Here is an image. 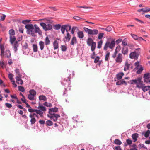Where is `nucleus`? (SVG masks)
<instances>
[{"label":"nucleus","mask_w":150,"mask_h":150,"mask_svg":"<svg viewBox=\"0 0 150 150\" xmlns=\"http://www.w3.org/2000/svg\"><path fill=\"white\" fill-rule=\"evenodd\" d=\"M68 74H69V76L67 77V79L66 78L63 79L61 81V84L64 86H65L66 84L68 85V87L67 88H65V91L64 92L63 94L64 95L66 93V91L67 90H70V87L71 86H70V79L71 78L73 77L74 76L73 72L72 71H68Z\"/></svg>","instance_id":"f257e3e1"},{"label":"nucleus","mask_w":150,"mask_h":150,"mask_svg":"<svg viewBox=\"0 0 150 150\" xmlns=\"http://www.w3.org/2000/svg\"><path fill=\"white\" fill-rule=\"evenodd\" d=\"M37 33H38L40 35L42 34L41 31L39 27L36 24H35L34 27H33L27 34L31 35L33 36H35Z\"/></svg>","instance_id":"f03ea898"},{"label":"nucleus","mask_w":150,"mask_h":150,"mask_svg":"<svg viewBox=\"0 0 150 150\" xmlns=\"http://www.w3.org/2000/svg\"><path fill=\"white\" fill-rule=\"evenodd\" d=\"M140 49L137 48L133 52H131L129 54V57L131 59H137L140 53Z\"/></svg>","instance_id":"7ed1b4c3"},{"label":"nucleus","mask_w":150,"mask_h":150,"mask_svg":"<svg viewBox=\"0 0 150 150\" xmlns=\"http://www.w3.org/2000/svg\"><path fill=\"white\" fill-rule=\"evenodd\" d=\"M16 40V38L13 36L10 37V41L11 44H13L14 43L13 48L15 52H16L18 50L17 47L18 46V42Z\"/></svg>","instance_id":"20e7f679"},{"label":"nucleus","mask_w":150,"mask_h":150,"mask_svg":"<svg viewBox=\"0 0 150 150\" xmlns=\"http://www.w3.org/2000/svg\"><path fill=\"white\" fill-rule=\"evenodd\" d=\"M115 45V42L114 40H112L110 42L109 41H107L103 48L104 50H106L108 48H109L110 49H112L114 47Z\"/></svg>","instance_id":"39448f33"},{"label":"nucleus","mask_w":150,"mask_h":150,"mask_svg":"<svg viewBox=\"0 0 150 150\" xmlns=\"http://www.w3.org/2000/svg\"><path fill=\"white\" fill-rule=\"evenodd\" d=\"M21 45L22 46V50L23 52V54L27 55L29 52L30 50L28 48V46L27 43L26 42H23L21 43Z\"/></svg>","instance_id":"423d86ee"},{"label":"nucleus","mask_w":150,"mask_h":150,"mask_svg":"<svg viewBox=\"0 0 150 150\" xmlns=\"http://www.w3.org/2000/svg\"><path fill=\"white\" fill-rule=\"evenodd\" d=\"M40 25L42 26L45 31H47L52 29V25L50 24H46L45 23L42 22L40 24Z\"/></svg>","instance_id":"0eeeda50"},{"label":"nucleus","mask_w":150,"mask_h":150,"mask_svg":"<svg viewBox=\"0 0 150 150\" xmlns=\"http://www.w3.org/2000/svg\"><path fill=\"white\" fill-rule=\"evenodd\" d=\"M67 28H68V29L69 30H70L71 28V26L67 24L63 25L61 26V32L63 34H64L65 31H66L67 32H68V31L67 30Z\"/></svg>","instance_id":"6e6552de"},{"label":"nucleus","mask_w":150,"mask_h":150,"mask_svg":"<svg viewBox=\"0 0 150 150\" xmlns=\"http://www.w3.org/2000/svg\"><path fill=\"white\" fill-rule=\"evenodd\" d=\"M115 61L117 63H121L123 60V56L121 53H119L115 58Z\"/></svg>","instance_id":"1a4fd4ad"},{"label":"nucleus","mask_w":150,"mask_h":150,"mask_svg":"<svg viewBox=\"0 0 150 150\" xmlns=\"http://www.w3.org/2000/svg\"><path fill=\"white\" fill-rule=\"evenodd\" d=\"M144 78L145 82H149L150 80V73H146L144 74Z\"/></svg>","instance_id":"9d476101"},{"label":"nucleus","mask_w":150,"mask_h":150,"mask_svg":"<svg viewBox=\"0 0 150 150\" xmlns=\"http://www.w3.org/2000/svg\"><path fill=\"white\" fill-rule=\"evenodd\" d=\"M58 108L57 107H54L49 109V113L50 114L52 115L54 112H56L58 111Z\"/></svg>","instance_id":"9b49d317"},{"label":"nucleus","mask_w":150,"mask_h":150,"mask_svg":"<svg viewBox=\"0 0 150 150\" xmlns=\"http://www.w3.org/2000/svg\"><path fill=\"white\" fill-rule=\"evenodd\" d=\"M120 47L119 46H118L116 47L115 50V52L114 53L112 56V57L113 58H115L116 57L117 54L120 50Z\"/></svg>","instance_id":"f8f14e48"},{"label":"nucleus","mask_w":150,"mask_h":150,"mask_svg":"<svg viewBox=\"0 0 150 150\" xmlns=\"http://www.w3.org/2000/svg\"><path fill=\"white\" fill-rule=\"evenodd\" d=\"M33 27H34V25H33L32 24H26L25 26V27L27 29V33L31 29H32V28Z\"/></svg>","instance_id":"ddd939ff"},{"label":"nucleus","mask_w":150,"mask_h":150,"mask_svg":"<svg viewBox=\"0 0 150 150\" xmlns=\"http://www.w3.org/2000/svg\"><path fill=\"white\" fill-rule=\"evenodd\" d=\"M67 35L65 36L63 39V40L64 42H69L71 39V35L68 32H67Z\"/></svg>","instance_id":"4468645a"},{"label":"nucleus","mask_w":150,"mask_h":150,"mask_svg":"<svg viewBox=\"0 0 150 150\" xmlns=\"http://www.w3.org/2000/svg\"><path fill=\"white\" fill-rule=\"evenodd\" d=\"M98 31L97 29H90L89 35H96L98 33Z\"/></svg>","instance_id":"2eb2a0df"},{"label":"nucleus","mask_w":150,"mask_h":150,"mask_svg":"<svg viewBox=\"0 0 150 150\" xmlns=\"http://www.w3.org/2000/svg\"><path fill=\"white\" fill-rule=\"evenodd\" d=\"M116 84L117 85H119L123 84H124L125 85H127V82L123 79L120 80L116 82Z\"/></svg>","instance_id":"dca6fc26"},{"label":"nucleus","mask_w":150,"mask_h":150,"mask_svg":"<svg viewBox=\"0 0 150 150\" xmlns=\"http://www.w3.org/2000/svg\"><path fill=\"white\" fill-rule=\"evenodd\" d=\"M144 85L142 82L141 79L140 78L136 85V87L139 88H142Z\"/></svg>","instance_id":"f3484780"},{"label":"nucleus","mask_w":150,"mask_h":150,"mask_svg":"<svg viewBox=\"0 0 150 150\" xmlns=\"http://www.w3.org/2000/svg\"><path fill=\"white\" fill-rule=\"evenodd\" d=\"M140 78H138L136 79L131 80H130L129 83L131 84H135L137 85L138 82H139V81L140 79Z\"/></svg>","instance_id":"a211bd4d"},{"label":"nucleus","mask_w":150,"mask_h":150,"mask_svg":"<svg viewBox=\"0 0 150 150\" xmlns=\"http://www.w3.org/2000/svg\"><path fill=\"white\" fill-rule=\"evenodd\" d=\"M122 52L124 55L127 54L128 52V48L125 47H123L122 50Z\"/></svg>","instance_id":"6ab92c4d"},{"label":"nucleus","mask_w":150,"mask_h":150,"mask_svg":"<svg viewBox=\"0 0 150 150\" xmlns=\"http://www.w3.org/2000/svg\"><path fill=\"white\" fill-rule=\"evenodd\" d=\"M139 134L137 133H135L133 134L132 135V137L134 140V142H135L137 140V138L139 137Z\"/></svg>","instance_id":"aec40b11"},{"label":"nucleus","mask_w":150,"mask_h":150,"mask_svg":"<svg viewBox=\"0 0 150 150\" xmlns=\"http://www.w3.org/2000/svg\"><path fill=\"white\" fill-rule=\"evenodd\" d=\"M39 106L38 107V108L41 111H45L46 110V108L43 106L42 105H41L40 103H39Z\"/></svg>","instance_id":"412c9836"},{"label":"nucleus","mask_w":150,"mask_h":150,"mask_svg":"<svg viewBox=\"0 0 150 150\" xmlns=\"http://www.w3.org/2000/svg\"><path fill=\"white\" fill-rule=\"evenodd\" d=\"M124 75L123 73L121 72L118 73L116 75L117 78L119 80L121 79L122 77Z\"/></svg>","instance_id":"4be33fe9"},{"label":"nucleus","mask_w":150,"mask_h":150,"mask_svg":"<svg viewBox=\"0 0 150 150\" xmlns=\"http://www.w3.org/2000/svg\"><path fill=\"white\" fill-rule=\"evenodd\" d=\"M77 42L76 38L75 36L73 37L71 39V45H74V44H76Z\"/></svg>","instance_id":"5701e85b"},{"label":"nucleus","mask_w":150,"mask_h":150,"mask_svg":"<svg viewBox=\"0 0 150 150\" xmlns=\"http://www.w3.org/2000/svg\"><path fill=\"white\" fill-rule=\"evenodd\" d=\"M39 45L41 50H42L44 47L45 43L42 41H40L39 42Z\"/></svg>","instance_id":"b1692460"},{"label":"nucleus","mask_w":150,"mask_h":150,"mask_svg":"<svg viewBox=\"0 0 150 150\" xmlns=\"http://www.w3.org/2000/svg\"><path fill=\"white\" fill-rule=\"evenodd\" d=\"M93 42H94L93 41V40L91 38H88L87 41V45L89 46H90L91 45V44H92Z\"/></svg>","instance_id":"393cba45"},{"label":"nucleus","mask_w":150,"mask_h":150,"mask_svg":"<svg viewBox=\"0 0 150 150\" xmlns=\"http://www.w3.org/2000/svg\"><path fill=\"white\" fill-rule=\"evenodd\" d=\"M78 36L80 39H82L84 37V34L82 31H79L77 33Z\"/></svg>","instance_id":"a878e982"},{"label":"nucleus","mask_w":150,"mask_h":150,"mask_svg":"<svg viewBox=\"0 0 150 150\" xmlns=\"http://www.w3.org/2000/svg\"><path fill=\"white\" fill-rule=\"evenodd\" d=\"M53 45L54 47V50L57 49L58 48V43L57 40H55L53 42Z\"/></svg>","instance_id":"bb28decb"},{"label":"nucleus","mask_w":150,"mask_h":150,"mask_svg":"<svg viewBox=\"0 0 150 150\" xmlns=\"http://www.w3.org/2000/svg\"><path fill=\"white\" fill-rule=\"evenodd\" d=\"M39 98L40 100H43L45 101L47 100V98L46 97L43 95L40 96L39 97Z\"/></svg>","instance_id":"cd10ccee"},{"label":"nucleus","mask_w":150,"mask_h":150,"mask_svg":"<svg viewBox=\"0 0 150 150\" xmlns=\"http://www.w3.org/2000/svg\"><path fill=\"white\" fill-rule=\"evenodd\" d=\"M91 50L92 51H94L96 47V43L93 42L92 44H91Z\"/></svg>","instance_id":"c85d7f7f"},{"label":"nucleus","mask_w":150,"mask_h":150,"mask_svg":"<svg viewBox=\"0 0 150 150\" xmlns=\"http://www.w3.org/2000/svg\"><path fill=\"white\" fill-rule=\"evenodd\" d=\"M150 88V86H144V85L142 89L144 92L146 91Z\"/></svg>","instance_id":"c756f323"},{"label":"nucleus","mask_w":150,"mask_h":150,"mask_svg":"<svg viewBox=\"0 0 150 150\" xmlns=\"http://www.w3.org/2000/svg\"><path fill=\"white\" fill-rule=\"evenodd\" d=\"M138 69V70L137 71L136 73L137 74H140L143 70V68L142 65H140V67H139V68Z\"/></svg>","instance_id":"7c9ffc66"},{"label":"nucleus","mask_w":150,"mask_h":150,"mask_svg":"<svg viewBox=\"0 0 150 150\" xmlns=\"http://www.w3.org/2000/svg\"><path fill=\"white\" fill-rule=\"evenodd\" d=\"M130 64H128L127 62L126 63L125 65L124 68V70L125 71H126L127 70H128L129 69L130 67Z\"/></svg>","instance_id":"2f4dec72"},{"label":"nucleus","mask_w":150,"mask_h":150,"mask_svg":"<svg viewBox=\"0 0 150 150\" xmlns=\"http://www.w3.org/2000/svg\"><path fill=\"white\" fill-rule=\"evenodd\" d=\"M35 112L36 113L39 114L40 116V117H43V112L42 111H41L40 110L36 109Z\"/></svg>","instance_id":"473e14b6"},{"label":"nucleus","mask_w":150,"mask_h":150,"mask_svg":"<svg viewBox=\"0 0 150 150\" xmlns=\"http://www.w3.org/2000/svg\"><path fill=\"white\" fill-rule=\"evenodd\" d=\"M9 33L10 35V37L13 36L15 34V32L13 29H11L9 31Z\"/></svg>","instance_id":"72a5a7b5"},{"label":"nucleus","mask_w":150,"mask_h":150,"mask_svg":"<svg viewBox=\"0 0 150 150\" xmlns=\"http://www.w3.org/2000/svg\"><path fill=\"white\" fill-rule=\"evenodd\" d=\"M114 143L118 145H120L122 144L121 142L119 139H115L114 141Z\"/></svg>","instance_id":"f704fd0d"},{"label":"nucleus","mask_w":150,"mask_h":150,"mask_svg":"<svg viewBox=\"0 0 150 150\" xmlns=\"http://www.w3.org/2000/svg\"><path fill=\"white\" fill-rule=\"evenodd\" d=\"M33 51L34 52H36L38 50V47L37 45L33 44Z\"/></svg>","instance_id":"c9c22d12"},{"label":"nucleus","mask_w":150,"mask_h":150,"mask_svg":"<svg viewBox=\"0 0 150 150\" xmlns=\"http://www.w3.org/2000/svg\"><path fill=\"white\" fill-rule=\"evenodd\" d=\"M126 142L127 144H124L125 146H126L127 145H130L132 143V141L131 140L128 139L126 140Z\"/></svg>","instance_id":"e433bc0d"},{"label":"nucleus","mask_w":150,"mask_h":150,"mask_svg":"<svg viewBox=\"0 0 150 150\" xmlns=\"http://www.w3.org/2000/svg\"><path fill=\"white\" fill-rule=\"evenodd\" d=\"M45 44L46 45H49L50 43V41L48 37H46L45 41Z\"/></svg>","instance_id":"4c0bfd02"},{"label":"nucleus","mask_w":150,"mask_h":150,"mask_svg":"<svg viewBox=\"0 0 150 150\" xmlns=\"http://www.w3.org/2000/svg\"><path fill=\"white\" fill-rule=\"evenodd\" d=\"M134 65L136 66V67L134 69H138L140 65H139V62L138 61H137L135 63Z\"/></svg>","instance_id":"58836bf2"},{"label":"nucleus","mask_w":150,"mask_h":150,"mask_svg":"<svg viewBox=\"0 0 150 150\" xmlns=\"http://www.w3.org/2000/svg\"><path fill=\"white\" fill-rule=\"evenodd\" d=\"M30 94L35 96L36 94V92L33 89L30 90L29 91Z\"/></svg>","instance_id":"ea45409f"},{"label":"nucleus","mask_w":150,"mask_h":150,"mask_svg":"<svg viewBox=\"0 0 150 150\" xmlns=\"http://www.w3.org/2000/svg\"><path fill=\"white\" fill-rule=\"evenodd\" d=\"M103 44V41L102 40H100L98 42V44L97 46V48L98 49H100L102 47V45Z\"/></svg>","instance_id":"a19ab883"},{"label":"nucleus","mask_w":150,"mask_h":150,"mask_svg":"<svg viewBox=\"0 0 150 150\" xmlns=\"http://www.w3.org/2000/svg\"><path fill=\"white\" fill-rule=\"evenodd\" d=\"M28 98L30 100H34V96L30 94L28 95Z\"/></svg>","instance_id":"79ce46f5"},{"label":"nucleus","mask_w":150,"mask_h":150,"mask_svg":"<svg viewBox=\"0 0 150 150\" xmlns=\"http://www.w3.org/2000/svg\"><path fill=\"white\" fill-rule=\"evenodd\" d=\"M122 44L124 46H126L127 44V41L126 38L124 39L122 42Z\"/></svg>","instance_id":"37998d69"},{"label":"nucleus","mask_w":150,"mask_h":150,"mask_svg":"<svg viewBox=\"0 0 150 150\" xmlns=\"http://www.w3.org/2000/svg\"><path fill=\"white\" fill-rule=\"evenodd\" d=\"M46 124L47 126H50L52 125L53 123L51 121L48 120L46 121Z\"/></svg>","instance_id":"c03bdc74"},{"label":"nucleus","mask_w":150,"mask_h":150,"mask_svg":"<svg viewBox=\"0 0 150 150\" xmlns=\"http://www.w3.org/2000/svg\"><path fill=\"white\" fill-rule=\"evenodd\" d=\"M30 118H31L30 120L31 124L32 125L34 124L36 121L35 117H33Z\"/></svg>","instance_id":"a18cd8bd"},{"label":"nucleus","mask_w":150,"mask_h":150,"mask_svg":"<svg viewBox=\"0 0 150 150\" xmlns=\"http://www.w3.org/2000/svg\"><path fill=\"white\" fill-rule=\"evenodd\" d=\"M150 134V131L149 130H147L144 134V137L146 138H147L149 136Z\"/></svg>","instance_id":"49530a36"},{"label":"nucleus","mask_w":150,"mask_h":150,"mask_svg":"<svg viewBox=\"0 0 150 150\" xmlns=\"http://www.w3.org/2000/svg\"><path fill=\"white\" fill-rule=\"evenodd\" d=\"M44 105L48 107H51L52 106V105L51 103H47V102H45L44 103Z\"/></svg>","instance_id":"de8ad7c7"},{"label":"nucleus","mask_w":150,"mask_h":150,"mask_svg":"<svg viewBox=\"0 0 150 150\" xmlns=\"http://www.w3.org/2000/svg\"><path fill=\"white\" fill-rule=\"evenodd\" d=\"M110 53L109 52H107V53H106L105 57V61H108V59L109 57Z\"/></svg>","instance_id":"09e8293b"},{"label":"nucleus","mask_w":150,"mask_h":150,"mask_svg":"<svg viewBox=\"0 0 150 150\" xmlns=\"http://www.w3.org/2000/svg\"><path fill=\"white\" fill-rule=\"evenodd\" d=\"M0 48L1 51L2 53H4V45L3 44H1L0 45Z\"/></svg>","instance_id":"8fccbe9b"},{"label":"nucleus","mask_w":150,"mask_h":150,"mask_svg":"<svg viewBox=\"0 0 150 150\" xmlns=\"http://www.w3.org/2000/svg\"><path fill=\"white\" fill-rule=\"evenodd\" d=\"M61 25L60 24H58L55 25L54 26V28L55 29L57 30L59 29L60 28H61Z\"/></svg>","instance_id":"3c124183"},{"label":"nucleus","mask_w":150,"mask_h":150,"mask_svg":"<svg viewBox=\"0 0 150 150\" xmlns=\"http://www.w3.org/2000/svg\"><path fill=\"white\" fill-rule=\"evenodd\" d=\"M104 33H99L98 36V38L99 39H101L103 37Z\"/></svg>","instance_id":"603ef678"},{"label":"nucleus","mask_w":150,"mask_h":150,"mask_svg":"<svg viewBox=\"0 0 150 150\" xmlns=\"http://www.w3.org/2000/svg\"><path fill=\"white\" fill-rule=\"evenodd\" d=\"M83 29L89 35L91 29L84 27L83 28Z\"/></svg>","instance_id":"864d4df0"},{"label":"nucleus","mask_w":150,"mask_h":150,"mask_svg":"<svg viewBox=\"0 0 150 150\" xmlns=\"http://www.w3.org/2000/svg\"><path fill=\"white\" fill-rule=\"evenodd\" d=\"M11 97L12 98L16 99L17 100V103H19V100H18L17 97L16 96V95H11Z\"/></svg>","instance_id":"5fc2aeb1"},{"label":"nucleus","mask_w":150,"mask_h":150,"mask_svg":"<svg viewBox=\"0 0 150 150\" xmlns=\"http://www.w3.org/2000/svg\"><path fill=\"white\" fill-rule=\"evenodd\" d=\"M52 115L50 117L53 119L54 121H57V118L55 116V115L54 114Z\"/></svg>","instance_id":"6e6d98bb"},{"label":"nucleus","mask_w":150,"mask_h":150,"mask_svg":"<svg viewBox=\"0 0 150 150\" xmlns=\"http://www.w3.org/2000/svg\"><path fill=\"white\" fill-rule=\"evenodd\" d=\"M30 21V20H23L22 21V23L26 25L27 23H29Z\"/></svg>","instance_id":"4d7b16f0"},{"label":"nucleus","mask_w":150,"mask_h":150,"mask_svg":"<svg viewBox=\"0 0 150 150\" xmlns=\"http://www.w3.org/2000/svg\"><path fill=\"white\" fill-rule=\"evenodd\" d=\"M112 30V28L110 26H108L106 28H105V30L108 31L110 32Z\"/></svg>","instance_id":"13d9d810"},{"label":"nucleus","mask_w":150,"mask_h":150,"mask_svg":"<svg viewBox=\"0 0 150 150\" xmlns=\"http://www.w3.org/2000/svg\"><path fill=\"white\" fill-rule=\"evenodd\" d=\"M61 50L63 51H65L67 50V47L65 45H62L61 46Z\"/></svg>","instance_id":"bf43d9fd"},{"label":"nucleus","mask_w":150,"mask_h":150,"mask_svg":"<svg viewBox=\"0 0 150 150\" xmlns=\"http://www.w3.org/2000/svg\"><path fill=\"white\" fill-rule=\"evenodd\" d=\"M36 109H32L31 108H28V111L31 113H33L35 112Z\"/></svg>","instance_id":"052dcab7"},{"label":"nucleus","mask_w":150,"mask_h":150,"mask_svg":"<svg viewBox=\"0 0 150 150\" xmlns=\"http://www.w3.org/2000/svg\"><path fill=\"white\" fill-rule=\"evenodd\" d=\"M131 35L134 39L137 40L138 37L137 35L133 34H131Z\"/></svg>","instance_id":"680f3d73"},{"label":"nucleus","mask_w":150,"mask_h":150,"mask_svg":"<svg viewBox=\"0 0 150 150\" xmlns=\"http://www.w3.org/2000/svg\"><path fill=\"white\" fill-rule=\"evenodd\" d=\"M150 11V8L148 7L144 8V13Z\"/></svg>","instance_id":"e2e57ef3"},{"label":"nucleus","mask_w":150,"mask_h":150,"mask_svg":"<svg viewBox=\"0 0 150 150\" xmlns=\"http://www.w3.org/2000/svg\"><path fill=\"white\" fill-rule=\"evenodd\" d=\"M95 60L94 61V62L95 63H97V62L99 61V57L97 56L95 58H94Z\"/></svg>","instance_id":"0e129e2a"},{"label":"nucleus","mask_w":150,"mask_h":150,"mask_svg":"<svg viewBox=\"0 0 150 150\" xmlns=\"http://www.w3.org/2000/svg\"><path fill=\"white\" fill-rule=\"evenodd\" d=\"M6 17L5 15H3V16H0V20L4 21Z\"/></svg>","instance_id":"69168bd1"},{"label":"nucleus","mask_w":150,"mask_h":150,"mask_svg":"<svg viewBox=\"0 0 150 150\" xmlns=\"http://www.w3.org/2000/svg\"><path fill=\"white\" fill-rule=\"evenodd\" d=\"M19 91L23 92L25 91V89L23 87L19 86Z\"/></svg>","instance_id":"338daca9"},{"label":"nucleus","mask_w":150,"mask_h":150,"mask_svg":"<svg viewBox=\"0 0 150 150\" xmlns=\"http://www.w3.org/2000/svg\"><path fill=\"white\" fill-rule=\"evenodd\" d=\"M37 114L35 113H31L29 115V117L30 118H32L33 117H35V116H36Z\"/></svg>","instance_id":"774afa93"}]
</instances>
